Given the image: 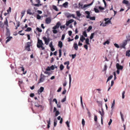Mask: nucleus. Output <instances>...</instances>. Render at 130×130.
I'll return each mask as SVG.
<instances>
[{"label":"nucleus","mask_w":130,"mask_h":130,"mask_svg":"<svg viewBox=\"0 0 130 130\" xmlns=\"http://www.w3.org/2000/svg\"><path fill=\"white\" fill-rule=\"evenodd\" d=\"M104 21L105 22V23L107 25H108L110 23L111 24L110 20H109V18H105L104 19Z\"/></svg>","instance_id":"obj_8"},{"label":"nucleus","mask_w":130,"mask_h":130,"mask_svg":"<svg viewBox=\"0 0 130 130\" xmlns=\"http://www.w3.org/2000/svg\"><path fill=\"white\" fill-rule=\"evenodd\" d=\"M44 45L43 43L41 40L38 39V42L37 44V46L38 48H41L43 50L45 49V48L43 47Z\"/></svg>","instance_id":"obj_1"},{"label":"nucleus","mask_w":130,"mask_h":130,"mask_svg":"<svg viewBox=\"0 0 130 130\" xmlns=\"http://www.w3.org/2000/svg\"><path fill=\"white\" fill-rule=\"evenodd\" d=\"M66 90L64 89V90L62 92V94H65L66 92Z\"/></svg>","instance_id":"obj_64"},{"label":"nucleus","mask_w":130,"mask_h":130,"mask_svg":"<svg viewBox=\"0 0 130 130\" xmlns=\"http://www.w3.org/2000/svg\"><path fill=\"white\" fill-rule=\"evenodd\" d=\"M115 101L114 100L113 101V102L111 104V108H114V105H115Z\"/></svg>","instance_id":"obj_22"},{"label":"nucleus","mask_w":130,"mask_h":130,"mask_svg":"<svg viewBox=\"0 0 130 130\" xmlns=\"http://www.w3.org/2000/svg\"><path fill=\"white\" fill-rule=\"evenodd\" d=\"M90 19L91 20H95V18L94 17H90Z\"/></svg>","instance_id":"obj_52"},{"label":"nucleus","mask_w":130,"mask_h":130,"mask_svg":"<svg viewBox=\"0 0 130 130\" xmlns=\"http://www.w3.org/2000/svg\"><path fill=\"white\" fill-rule=\"evenodd\" d=\"M61 25V24L59 22H58L56 25L53 27V29H56L59 28V26Z\"/></svg>","instance_id":"obj_6"},{"label":"nucleus","mask_w":130,"mask_h":130,"mask_svg":"<svg viewBox=\"0 0 130 130\" xmlns=\"http://www.w3.org/2000/svg\"><path fill=\"white\" fill-rule=\"evenodd\" d=\"M51 21L50 18H47L45 20V23L47 24H49L51 23Z\"/></svg>","instance_id":"obj_10"},{"label":"nucleus","mask_w":130,"mask_h":130,"mask_svg":"<svg viewBox=\"0 0 130 130\" xmlns=\"http://www.w3.org/2000/svg\"><path fill=\"white\" fill-rule=\"evenodd\" d=\"M127 40H124L122 43L120 44V47L121 48H125V46L127 44Z\"/></svg>","instance_id":"obj_4"},{"label":"nucleus","mask_w":130,"mask_h":130,"mask_svg":"<svg viewBox=\"0 0 130 130\" xmlns=\"http://www.w3.org/2000/svg\"><path fill=\"white\" fill-rule=\"evenodd\" d=\"M99 113L101 115V118H103V116H104V111L103 109L102 108H101V111L99 110Z\"/></svg>","instance_id":"obj_7"},{"label":"nucleus","mask_w":130,"mask_h":130,"mask_svg":"<svg viewBox=\"0 0 130 130\" xmlns=\"http://www.w3.org/2000/svg\"><path fill=\"white\" fill-rule=\"evenodd\" d=\"M48 77V76H45L42 74H41L40 76V78L38 82V83L43 82L45 79L47 78Z\"/></svg>","instance_id":"obj_3"},{"label":"nucleus","mask_w":130,"mask_h":130,"mask_svg":"<svg viewBox=\"0 0 130 130\" xmlns=\"http://www.w3.org/2000/svg\"><path fill=\"white\" fill-rule=\"evenodd\" d=\"M53 102H55L56 104H57V101L56 99H54L53 100Z\"/></svg>","instance_id":"obj_61"},{"label":"nucleus","mask_w":130,"mask_h":130,"mask_svg":"<svg viewBox=\"0 0 130 130\" xmlns=\"http://www.w3.org/2000/svg\"><path fill=\"white\" fill-rule=\"evenodd\" d=\"M64 67V66L62 64H61L60 65V69L61 70H62L63 69Z\"/></svg>","instance_id":"obj_34"},{"label":"nucleus","mask_w":130,"mask_h":130,"mask_svg":"<svg viewBox=\"0 0 130 130\" xmlns=\"http://www.w3.org/2000/svg\"><path fill=\"white\" fill-rule=\"evenodd\" d=\"M65 35L64 34L62 36V38H61V40H63L64 38Z\"/></svg>","instance_id":"obj_58"},{"label":"nucleus","mask_w":130,"mask_h":130,"mask_svg":"<svg viewBox=\"0 0 130 130\" xmlns=\"http://www.w3.org/2000/svg\"><path fill=\"white\" fill-rule=\"evenodd\" d=\"M94 10L95 11V12H96V13H99V11L98 9L95 8H94Z\"/></svg>","instance_id":"obj_46"},{"label":"nucleus","mask_w":130,"mask_h":130,"mask_svg":"<svg viewBox=\"0 0 130 130\" xmlns=\"http://www.w3.org/2000/svg\"><path fill=\"white\" fill-rule=\"evenodd\" d=\"M112 122V120L111 119H110V121L108 123V125H110V124H111V123Z\"/></svg>","instance_id":"obj_51"},{"label":"nucleus","mask_w":130,"mask_h":130,"mask_svg":"<svg viewBox=\"0 0 130 130\" xmlns=\"http://www.w3.org/2000/svg\"><path fill=\"white\" fill-rule=\"evenodd\" d=\"M71 56H72V59H74L76 56V54H72Z\"/></svg>","instance_id":"obj_55"},{"label":"nucleus","mask_w":130,"mask_h":130,"mask_svg":"<svg viewBox=\"0 0 130 130\" xmlns=\"http://www.w3.org/2000/svg\"><path fill=\"white\" fill-rule=\"evenodd\" d=\"M80 40L82 42H83L84 40H85V38L82 35L81 36L80 38Z\"/></svg>","instance_id":"obj_15"},{"label":"nucleus","mask_w":130,"mask_h":130,"mask_svg":"<svg viewBox=\"0 0 130 130\" xmlns=\"http://www.w3.org/2000/svg\"><path fill=\"white\" fill-rule=\"evenodd\" d=\"M68 3L67 2H65L64 3H63V6L65 8L67 7V6L68 5Z\"/></svg>","instance_id":"obj_23"},{"label":"nucleus","mask_w":130,"mask_h":130,"mask_svg":"<svg viewBox=\"0 0 130 130\" xmlns=\"http://www.w3.org/2000/svg\"><path fill=\"white\" fill-rule=\"evenodd\" d=\"M85 122L84 119H82V123L83 126H84L85 124Z\"/></svg>","instance_id":"obj_37"},{"label":"nucleus","mask_w":130,"mask_h":130,"mask_svg":"<svg viewBox=\"0 0 130 130\" xmlns=\"http://www.w3.org/2000/svg\"><path fill=\"white\" fill-rule=\"evenodd\" d=\"M122 3L123 4H125L127 5L129 3H128V1L126 0H123Z\"/></svg>","instance_id":"obj_19"},{"label":"nucleus","mask_w":130,"mask_h":130,"mask_svg":"<svg viewBox=\"0 0 130 130\" xmlns=\"http://www.w3.org/2000/svg\"><path fill=\"white\" fill-rule=\"evenodd\" d=\"M125 93V91H123L122 93V99H124V94Z\"/></svg>","instance_id":"obj_40"},{"label":"nucleus","mask_w":130,"mask_h":130,"mask_svg":"<svg viewBox=\"0 0 130 130\" xmlns=\"http://www.w3.org/2000/svg\"><path fill=\"white\" fill-rule=\"evenodd\" d=\"M114 45L117 48H119V46L117 43L114 44Z\"/></svg>","instance_id":"obj_54"},{"label":"nucleus","mask_w":130,"mask_h":130,"mask_svg":"<svg viewBox=\"0 0 130 130\" xmlns=\"http://www.w3.org/2000/svg\"><path fill=\"white\" fill-rule=\"evenodd\" d=\"M43 39L44 41L45 44L46 45H47L50 41L49 39V38H47L45 37H43Z\"/></svg>","instance_id":"obj_5"},{"label":"nucleus","mask_w":130,"mask_h":130,"mask_svg":"<svg viewBox=\"0 0 130 130\" xmlns=\"http://www.w3.org/2000/svg\"><path fill=\"white\" fill-rule=\"evenodd\" d=\"M44 90V88L42 87H41L38 90V92L39 94L42 93Z\"/></svg>","instance_id":"obj_11"},{"label":"nucleus","mask_w":130,"mask_h":130,"mask_svg":"<svg viewBox=\"0 0 130 130\" xmlns=\"http://www.w3.org/2000/svg\"><path fill=\"white\" fill-rule=\"evenodd\" d=\"M6 36H9L10 35V31L9 29L7 28V27H6Z\"/></svg>","instance_id":"obj_12"},{"label":"nucleus","mask_w":130,"mask_h":130,"mask_svg":"<svg viewBox=\"0 0 130 130\" xmlns=\"http://www.w3.org/2000/svg\"><path fill=\"white\" fill-rule=\"evenodd\" d=\"M11 7H9V9L7 10V11L8 13H9L11 11Z\"/></svg>","instance_id":"obj_31"},{"label":"nucleus","mask_w":130,"mask_h":130,"mask_svg":"<svg viewBox=\"0 0 130 130\" xmlns=\"http://www.w3.org/2000/svg\"><path fill=\"white\" fill-rule=\"evenodd\" d=\"M31 42H27L26 44V46L30 47L31 46Z\"/></svg>","instance_id":"obj_28"},{"label":"nucleus","mask_w":130,"mask_h":130,"mask_svg":"<svg viewBox=\"0 0 130 130\" xmlns=\"http://www.w3.org/2000/svg\"><path fill=\"white\" fill-rule=\"evenodd\" d=\"M58 46L60 48L62 47V43L61 41H60L58 42Z\"/></svg>","instance_id":"obj_17"},{"label":"nucleus","mask_w":130,"mask_h":130,"mask_svg":"<svg viewBox=\"0 0 130 130\" xmlns=\"http://www.w3.org/2000/svg\"><path fill=\"white\" fill-rule=\"evenodd\" d=\"M66 15L68 18H69L71 17H72L73 18H75L74 14H71L69 13H67Z\"/></svg>","instance_id":"obj_9"},{"label":"nucleus","mask_w":130,"mask_h":130,"mask_svg":"<svg viewBox=\"0 0 130 130\" xmlns=\"http://www.w3.org/2000/svg\"><path fill=\"white\" fill-rule=\"evenodd\" d=\"M73 46L75 50L76 51L77 50L78 48V46L77 43H74L73 45Z\"/></svg>","instance_id":"obj_14"},{"label":"nucleus","mask_w":130,"mask_h":130,"mask_svg":"<svg viewBox=\"0 0 130 130\" xmlns=\"http://www.w3.org/2000/svg\"><path fill=\"white\" fill-rule=\"evenodd\" d=\"M83 35H84V36L85 37H87V35L86 34V31H84L83 33Z\"/></svg>","instance_id":"obj_35"},{"label":"nucleus","mask_w":130,"mask_h":130,"mask_svg":"<svg viewBox=\"0 0 130 130\" xmlns=\"http://www.w3.org/2000/svg\"><path fill=\"white\" fill-rule=\"evenodd\" d=\"M27 13L30 15H31L32 14V13L31 12V10L30 9H28L27 10Z\"/></svg>","instance_id":"obj_24"},{"label":"nucleus","mask_w":130,"mask_h":130,"mask_svg":"<svg viewBox=\"0 0 130 130\" xmlns=\"http://www.w3.org/2000/svg\"><path fill=\"white\" fill-rule=\"evenodd\" d=\"M78 5L79 6V8H80L82 9H83V4H81L80 3H79L78 4Z\"/></svg>","instance_id":"obj_33"},{"label":"nucleus","mask_w":130,"mask_h":130,"mask_svg":"<svg viewBox=\"0 0 130 130\" xmlns=\"http://www.w3.org/2000/svg\"><path fill=\"white\" fill-rule=\"evenodd\" d=\"M4 23L5 25H6L7 27L8 26V20L7 18H6V20L4 22Z\"/></svg>","instance_id":"obj_20"},{"label":"nucleus","mask_w":130,"mask_h":130,"mask_svg":"<svg viewBox=\"0 0 130 130\" xmlns=\"http://www.w3.org/2000/svg\"><path fill=\"white\" fill-rule=\"evenodd\" d=\"M34 6L38 7L39 6H41V4H34L33 5Z\"/></svg>","instance_id":"obj_48"},{"label":"nucleus","mask_w":130,"mask_h":130,"mask_svg":"<svg viewBox=\"0 0 130 130\" xmlns=\"http://www.w3.org/2000/svg\"><path fill=\"white\" fill-rule=\"evenodd\" d=\"M127 7L128 9L126 10V11H127L128 9H130V3H129L127 5Z\"/></svg>","instance_id":"obj_56"},{"label":"nucleus","mask_w":130,"mask_h":130,"mask_svg":"<svg viewBox=\"0 0 130 130\" xmlns=\"http://www.w3.org/2000/svg\"><path fill=\"white\" fill-rule=\"evenodd\" d=\"M70 123V122H69L68 121H67L66 122V123L67 127L69 128L70 127V125H69V123Z\"/></svg>","instance_id":"obj_21"},{"label":"nucleus","mask_w":130,"mask_h":130,"mask_svg":"<svg viewBox=\"0 0 130 130\" xmlns=\"http://www.w3.org/2000/svg\"><path fill=\"white\" fill-rule=\"evenodd\" d=\"M37 29L39 32H41L42 31V30L40 28L38 27L37 28Z\"/></svg>","instance_id":"obj_45"},{"label":"nucleus","mask_w":130,"mask_h":130,"mask_svg":"<svg viewBox=\"0 0 130 130\" xmlns=\"http://www.w3.org/2000/svg\"><path fill=\"white\" fill-rule=\"evenodd\" d=\"M69 61H66L64 63V64H65V65H66V64H67V65H69Z\"/></svg>","instance_id":"obj_57"},{"label":"nucleus","mask_w":130,"mask_h":130,"mask_svg":"<svg viewBox=\"0 0 130 130\" xmlns=\"http://www.w3.org/2000/svg\"><path fill=\"white\" fill-rule=\"evenodd\" d=\"M92 28V27L91 26H89L88 28L87 29V31H89Z\"/></svg>","instance_id":"obj_49"},{"label":"nucleus","mask_w":130,"mask_h":130,"mask_svg":"<svg viewBox=\"0 0 130 130\" xmlns=\"http://www.w3.org/2000/svg\"><path fill=\"white\" fill-rule=\"evenodd\" d=\"M59 114V111L57 110L55 112V116L56 117Z\"/></svg>","instance_id":"obj_38"},{"label":"nucleus","mask_w":130,"mask_h":130,"mask_svg":"<svg viewBox=\"0 0 130 130\" xmlns=\"http://www.w3.org/2000/svg\"><path fill=\"white\" fill-rule=\"evenodd\" d=\"M53 9L56 11H58V9L57 8V7L56 6L53 5Z\"/></svg>","instance_id":"obj_27"},{"label":"nucleus","mask_w":130,"mask_h":130,"mask_svg":"<svg viewBox=\"0 0 130 130\" xmlns=\"http://www.w3.org/2000/svg\"><path fill=\"white\" fill-rule=\"evenodd\" d=\"M89 6V4L85 5L83 6V9Z\"/></svg>","instance_id":"obj_59"},{"label":"nucleus","mask_w":130,"mask_h":130,"mask_svg":"<svg viewBox=\"0 0 130 130\" xmlns=\"http://www.w3.org/2000/svg\"><path fill=\"white\" fill-rule=\"evenodd\" d=\"M49 46L50 48L53 47V46L52 45V42H51L49 44Z\"/></svg>","instance_id":"obj_62"},{"label":"nucleus","mask_w":130,"mask_h":130,"mask_svg":"<svg viewBox=\"0 0 130 130\" xmlns=\"http://www.w3.org/2000/svg\"><path fill=\"white\" fill-rule=\"evenodd\" d=\"M12 37H7L6 38V39H7V40H6V43L7 42L11 40V39H12Z\"/></svg>","instance_id":"obj_13"},{"label":"nucleus","mask_w":130,"mask_h":130,"mask_svg":"<svg viewBox=\"0 0 130 130\" xmlns=\"http://www.w3.org/2000/svg\"><path fill=\"white\" fill-rule=\"evenodd\" d=\"M94 120L95 121H97V117L96 115L94 116Z\"/></svg>","instance_id":"obj_63"},{"label":"nucleus","mask_w":130,"mask_h":130,"mask_svg":"<svg viewBox=\"0 0 130 130\" xmlns=\"http://www.w3.org/2000/svg\"><path fill=\"white\" fill-rule=\"evenodd\" d=\"M130 50H129L128 51H127L126 52V56H128V57H129L130 55Z\"/></svg>","instance_id":"obj_18"},{"label":"nucleus","mask_w":130,"mask_h":130,"mask_svg":"<svg viewBox=\"0 0 130 130\" xmlns=\"http://www.w3.org/2000/svg\"><path fill=\"white\" fill-rule=\"evenodd\" d=\"M97 102L98 104L100 105H102V102L101 101H97Z\"/></svg>","instance_id":"obj_50"},{"label":"nucleus","mask_w":130,"mask_h":130,"mask_svg":"<svg viewBox=\"0 0 130 130\" xmlns=\"http://www.w3.org/2000/svg\"><path fill=\"white\" fill-rule=\"evenodd\" d=\"M94 35V33H92L91 34V36L90 37V39L91 40L93 38Z\"/></svg>","instance_id":"obj_43"},{"label":"nucleus","mask_w":130,"mask_h":130,"mask_svg":"<svg viewBox=\"0 0 130 130\" xmlns=\"http://www.w3.org/2000/svg\"><path fill=\"white\" fill-rule=\"evenodd\" d=\"M89 39L88 38H86V39L85 42L87 44H88V45L89 44H90L89 43Z\"/></svg>","instance_id":"obj_26"},{"label":"nucleus","mask_w":130,"mask_h":130,"mask_svg":"<svg viewBox=\"0 0 130 130\" xmlns=\"http://www.w3.org/2000/svg\"><path fill=\"white\" fill-rule=\"evenodd\" d=\"M66 96H65L64 98L62 99L61 100V102H64L66 100Z\"/></svg>","instance_id":"obj_41"},{"label":"nucleus","mask_w":130,"mask_h":130,"mask_svg":"<svg viewBox=\"0 0 130 130\" xmlns=\"http://www.w3.org/2000/svg\"><path fill=\"white\" fill-rule=\"evenodd\" d=\"M80 103L82 105V106L83 108V109H84V107L83 103V101H82V98L81 96L80 97Z\"/></svg>","instance_id":"obj_32"},{"label":"nucleus","mask_w":130,"mask_h":130,"mask_svg":"<svg viewBox=\"0 0 130 130\" xmlns=\"http://www.w3.org/2000/svg\"><path fill=\"white\" fill-rule=\"evenodd\" d=\"M69 23L70 24L73 22L74 21V20L73 19H71L68 21Z\"/></svg>","instance_id":"obj_53"},{"label":"nucleus","mask_w":130,"mask_h":130,"mask_svg":"<svg viewBox=\"0 0 130 130\" xmlns=\"http://www.w3.org/2000/svg\"><path fill=\"white\" fill-rule=\"evenodd\" d=\"M59 57H60L61 55V49L59 50Z\"/></svg>","instance_id":"obj_36"},{"label":"nucleus","mask_w":130,"mask_h":130,"mask_svg":"<svg viewBox=\"0 0 130 130\" xmlns=\"http://www.w3.org/2000/svg\"><path fill=\"white\" fill-rule=\"evenodd\" d=\"M76 12V13L78 17H79L81 15V14L80 13L79 11H77Z\"/></svg>","instance_id":"obj_25"},{"label":"nucleus","mask_w":130,"mask_h":130,"mask_svg":"<svg viewBox=\"0 0 130 130\" xmlns=\"http://www.w3.org/2000/svg\"><path fill=\"white\" fill-rule=\"evenodd\" d=\"M53 32L54 34H56L57 32V31L56 30V29H53Z\"/></svg>","instance_id":"obj_42"},{"label":"nucleus","mask_w":130,"mask_h":130,"mask_svg":"<svg viewBox=\"0 0 130 130\" xmlns=\"http://www.w3.org/2000/svg\"><path fill=\"white\" fill-rule=\"evenodd\" d=\"M109 43V41L108 40H107L103 44L104 45H105L106 44H108Z\"/></svg>","instance_id":"obj_44"},{"label":"nucleus","mask_w":130,"mask_h":130,"mask_svg":"<svg viewBox=\"0 0 130 130\" xmlns=\"http://www.w3.org/2000/svg\"><path fill=\"white\" fill-rule=\"evenodd\" d=\"M116 67L117 69V73L118 74H119V70H122L123 68V66L117 63L116 64Z\"/></svg>","instance_id":"obj_2"},{"label":"nucleus","mask_w":130,"mask_h":130,"mask_svg":"<svg viewBox=\"0 0 130 130\" xmlns=\"http://www.w3.org/2000/svg\"><path fill=\"white\" fill-rule=\"evenodd\" d=\"M25 49L28 51H30V47L25 46Z\"/></svg>","instance_id":"obj_47"},{"label":"nucleus","mask_w":130,"mask_h":130,"mask_svg":"<svg viewBox=\"0 0 130 130\" xmlns=\"http://www.w3.org/2000/svg\"><path fill=\"white\" fill-rule=\"evenodd\" d=\"M25 11H22L21 12V14L22 15V17L21 18H22V17L24 16V15L25 13Z\"/></svg>","instance_id":"obj_30"},{"label":"nucleus","mask_w":130,"mask_h":130,"mask_svg":"<svg viewBox=\"0 0 130 130\" xmlns=\"http://www.w3.org/2000/svg\"><path fill=\"white\" fill-rule=\"evenodd\" d=\"M69 88H70V86H71V75L70 74H69Z\"/></svg>","instance_id":"obj_16"},{"label":"nucleus","mask_w":130,"mask_h":130,"mask_svg":"<svg viewBox=\"0 0 130 130\" xmlns=\"http://www.w3.org/2000/svg\"><path fill=\"white\" fill-rule=\"evenodd\" d=\"M57 123V121L56 120V119H55L54 120V126H55L56 125Z\"/></svg>","instance_id":"obj_29"},{"label":"nucleus","mask_w":130,"mask_h":130,"mask_svg":"<svg viewBox=\"0 0 130 130\" xmlns=\"http://www.w3.org/2000/svg\"><path fill=\"white\" fill-rule=\"evenodd\" d=\"M31 30V29L30 27H28L27 28V29L25 30L26 31H30Z\"/></svg>","instance_id":"obj_39"},{"label":"nucleus","mask_w":130,"mask_h":130,"mask_svg":"<svg viewBox=\"0 0 130 130\" xmlns=\"http://www.w3.org/2000/svg\"><path fill=\"white\" fill-rule=\"evenodd\" d=\"M37 19H40L41 18V16L39 14L37 15Z\"/></svg>","instance_id":"obj_60"}]
</instances>
